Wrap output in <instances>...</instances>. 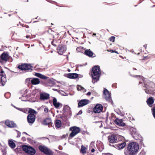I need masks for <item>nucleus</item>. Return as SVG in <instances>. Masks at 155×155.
<instances>
[{
    "label": "nucleus",
    "instance_id": "64",
    "mask_svg": "<svg viewBox=\"0 0 155 155\" xmlns=\"http://www.w3.org/2000/svg\"><path fill=\"white\" fill-rule=\"evenodd\" d=\"M69 113H70V114H71V111H69Z\"/></svg>",
    "mask_w": 155,
    "mask_h": 155
},
{
    "label": "nucleus",
    "instance_id": "18",
    "mask_svg": "<svg viewBox=\"0 0 155 155\" xmlns=\"http://www.w3.org/2000/svg\"><path fill=\"white\" fill-rule=\"evenodd\" d=\"M42 124L44 125H48L49 127H52L51 120L50 118H47L44 120L42 122Z\"/></svg>",
    "mask_w": 155,
    "mask_h": 155
},
{
    "label": "nucleus",
    "instance_id": "14",
    "mask_svg": "<svg viewBox=\"0 0 155 155\" xmlns=\"http://www.w3.org/2000/svg\"><path fill=\"white\" fill-rule=\"evenodd\" d=\"M104 94L105 96V98L107 101L110 102L111 99L110 97V93L106 89H105L104 91Z\"/></svg>",
    "mask_w": 155,
    "mask_h": 155
},
{
    "label": "nucleus",
    "instance_id": "57",
    "mask_svg": "<svg viewBox=\"0 0 155 155\" xmlns=\"http://www.w3.org/2000/svg\"><path fill=\"white\" fill-rule=\"evenodd\" d=\"M25 26L27 28H29L28 26V25H25Z\"/></svg>",
    "mask_w": 155,
    "mask_h": 155
},
{
    "label": "nucleus",
    "instance_id": "59",
    "mask_svg": "<svg viewBox=\"0 0 155 155\" xmlns=\"http://www.w3.org/2000/svg\"><path fill=\"white\" fill-rule=\"evenodd\" d=\"M18 148H17L16 149H15V150L16 151H18Z\"/></svg>",
    "mask_w": 155,
    "mask_h": 155
},
{
    "label": "nucleus",
    "instance_id": "3",
    "mask_svg": "<svg viewBox=\"0 0 155 155\" xmlns=\"http://www.w3.org/2000/svg\"><path fill=\"white\" fill-rule=\"evenodd\" d=\"M34 75L41 79L44 80H47V81L46 83V85L47 86L52 87L54 84V82L53 80L50 79H48L49 78L48 77H46L44 75L38 73H35Z\"/></svg>",
    "mask_w": 155,
    "mask_h": 155
},
{
    "label": "nucleus",
    "instance_id": "42",
    "mask_svg": "<svg viewBox=\"0 0 155 155\" xmlns=\"http://www.w3.org/2000/svg\"><path fill=\"white\" fill-rule=\"evenodd\" d=\"M107 51L108 52H110L111 53H118L117 52V51H113L112 50L110 49V50H107Z\"/></svg>",
    "mask_w": 155,
    "mask_h": 155
},
{
    "label": "nucleus",
    "instance_id": "60",
    "mask_svg": "<svg viewBox=\"0 0 155 155\" xmlns=\"http://www.w3.org/2000/svg\"><path fill=\"white\" fill-rule=\"evenodd\" d=\"M26 37L27 38H28L29 37V35H27L26 36Z\"/></svg>",
    "mask_w": 155,
    "mask_h": 155
},
{
    "label": "nucleus",
    "instance_id": "31",
    "mask_svg": "<svg viewBox=\"0 0 155 155\" xmlns=\"http://www.w3.org/2000/svg\"><path fill=\"white\" fill-rule=\"evenodd\" d=\"M55 127L58 128H59L61 126V122L60 120H56L54 122Z\"/></svg>",
    "mask_w": 155,
    "mask_h": 155
},
{
    "label": "nucleus",
    "instance_id": "55",
    "mask_svg": "<svg viewBox=\"0 0 155 155\" xmlns=\"http://www.w3.org/2000/svg\"><path fill=\"white\" fill-rule=\"evenodd\" d=\"M82 112V111H81V110H80L79 111V112H78V114H81Z\"/></svg>",
    "mask_w": 155,
    "mask_h": 155
},
{
    "label": "nucleus",
    "instance_id": "46",
    "mask_svg": "<svg viewBox=\"0 0 155 155\" xmlns=\"http://www.w3.org/2000/svg\"><path fill=\"white\" fill-rule=\"evenodd\" d=\"M115 115L113 114V113H112L111 114V119H113V118H115Z\"/></svg>",
    "mask_w": 155,
    "mask_h": 155
},
{
    "label": "nucleus",
    "instance_id": "48",
    "mask_svg": "<svg viewBox=\"0 0 155 155\" xmlns=\"http://www.w3.org/2000/svg\"><path fill=\"white\" fill-rule=\"evenodd\" d=\"M14 107L16 108V109H17V110H20V111H22V110H23V108H18V107H16L15 106H14Z\"/></svg>",
    "mask_w": 155,
    "mask_h": 155
},
{
    "label": "nucleus",
    "instance_id": "47",
    "mask_svg": "<svg viewBox=\"0 0 155 155\" xmlns=\"http://www.w3.org/2000/svg\"><path fill=\"white\" fill-rule=\"evenodd\" d=\"M68 136V134H64L62 135V138H66Z\"/></svg>",
    "mask_w": 155,
    "mask_h": 155
},
{
    "label": "nucleus",
    "instance_id": "63",
    "mask_svg": "<svg viewBox=\"0 0 155 155\" xmlns=\"http://www.w3.org/2000/svg\"><path fill=\"white\" fill-rule=\"evenodd\" d=\"M25 31H28V29H27H27H25Z\"/></svg>",
    "mask_w": 155,
    "mask_h": 155
},
{
    "label": "nucleus",
    "instance_id": "41",
    "mask_svg": "<svg viewBox=\"0 0 155 155\" xmlns=\"http://www.w3.org/2000/svg\"><path fill=\"white\" fill-rule=\"evenodd\" d=\"M25 83L27 84L28 86H29V78H27L25 80Z\"/></svg>",
    "mask_w": 155,
    "mask_h": 155
},
{
    "label": "nucleus",
    "instance_id": "44",
    "mask_svg": "<svg viewBox=\"0 0 155 155\" xmlns=\"http://www.w3.org/2000/svg\"><path fill=\"white\" fill-rule=\"evenodd\" d=\"M36 143V142L35 141L30 139V143L33 144L34 143Z\"/></svg>",
    "mask_w": 155,
    "mask_h": 155
},
{
    "label": "nucleus",
    "instance_id": "27",
    "mask_svg": "<svg viewBox=\"0 0 155 155\" xmlns=\"http://www.w3.org/2000/svg\"><path fill=\"white\" fill-rule=\"evenodd\" d=\"M9 146L12 149L16 147V144L12 139H9L8 141Z\"/></svg>",
    "mask_w": 155,
    "mask_h": 155
},
{
    "label": "nucleus",
    "instance_id": "19",
    "mask_svg": "<svg viewBox=\"0 0 155 155\" xmlns=\"http://www.w3.org/2000/svg\"><path fill=\"white\" fill-rule=\"evenodd\" d=\"M49 94L45 93L40 94V99L41 100H47L49 98Z\"/></svg>",
    "mask_w": 155,
    "mask_h": 155
},
{
    "label": "nucleus",
    "instance_id": "45",
    "mask_svg": "<svg viewBox=\"0 0 155 155\" xmlns=\"http://www.w3.org/2000/svg\"><path fill=\"white\" fill-rule=\"evenodd\" d=\"M102 155H113L111 153H102Z\"/></svg>",
    "mask_w": 155,
    "mask_h": 155
},
{
    "label": "nucleus",
    "instance_id": "26",
    "mask_svg": "<svg viewBox=\"0 0 155 155\" xmlns=\"http://www.w3.org/2000/svg\"><path fill=\"white\" fill-rule=\"evenodd\" d=\"M20 147L25 153L29 154V146L22 145Z\"/></svg>",
    "mask_w": 155,
    "mask_h": 155
},
{
    "label": "nucleus",
    "instance_id": "8",
    "mask_svg": "<svg viewBox=\"0 0 155 155\" xmlns=\"http://www.w3.org/2000/svg\"><path fill=\"white\" fill-rule=\"evenodd\" d=\"M38 112L30 108V123H33L36 119L35 115Z\"/></svg>",
    "mask_w": 155,
    "mask_h": 155
},
{
    "label": "nucleus",
    "instance_id": "1",
    "mask_svg": "<svg viewBox=\"0 0 155 155\" xmlns=\"http://www.w3.org/2000/svg\"><path fill=\"white\" fill-rule=\"evenodd\" d=\"M91 73L92 78V82L94 84L99 80L101 75V70L99 66L96 65L94 66Z\"/></svg>",
    "mask_w": 155,
    "mask_h": 155
},
{
    "label": "nucleus",
    "instance_id": "21",
    "mask_svg": "<svg viewBox=\"0 0 155 155\" xmlns=\"http://www.w3.org/2000/svg\"><path fill=\"white\" fill-rule=\"evenodd\" d=\"M116 147L117 149H123L126 146V143L125 141L119 142L118 143L116 144Z\"/></svg>",
    "mask_w": 155,
    "mask_h": 155
},
{
    "label": "nucleus",
    "instance_id": "39",
    "mask_svg": "<svg viewBox=\"0 0 155 155\" xmlns=\"http://www.w3.org/2000/svg\"><path fill=\"white\" fill-rule=\"evenodd\" d=\"M109 39L110 41L114 42L115 40V37L112 36Z\"/></svg>",
    "mask_w": 155,
    "mask_h": 155
},
{
    "label": "nucleus",
    "instance_id": "50",
    "mask_svg": "<svg viewBox=\"0 0 155 155\" xmlns=\"http://www.w3.org/2000/svg\"><path fill=\"white\" fill-rule=\"evenodd\" d=\"M29 66H30V70H31V71H32V69H31V68H33V66H32V64H30Z\"/></svg>",
    "mask_w": 155,
    "mask_h": 155
},
{
    "label": "nucleus",
    "instance_id": "34",
    "mask_svg": "<svg viewBox=\"0 0 155 155\" xmlns=\"http://www.w3.org/2000/svg\"><path fill=\"white\" fill-rule=\"evenodd\" d=\"M97 147L99 151H102L104 149V146L102 143H100L97 145Z\"/></svg>",
    "mask_w": 155,
    "mask_h": 155
},
{
    "label": "nucleus",
    "instance_id": "40",
    "mask_svg": "<svg viewBox=\"0 0 155 155\" xmlns=\"http://www.w3.org/2000/svg\"><path fill=\"white\" fill-rule=\"evenodd\" d=\"M83 48L82 47H77L76 48V50L79 51L81 52V51L82 50Z\"/></svg>",
    "mask_w": 155,
    "mask_h": 155
},
{
    "label": "nucleus",
    "instance_id": "29",
    "mask_svg": "<svg viewBox=\"0 0 155 155\" xmlns=\"http://www.w3.org/2000/svg\"><path fill=\"white\" fill-rule=\"evenodd\" d=\"M147 104L150 107H152V104L154 103V99L152 97H150L147 100Z\"/></svg>",
    "mask_w": 155,
    "mask_h": 155
},
{
    "label": "nucleus",
    "instance_id": "54",
    "mask_svg": "<svg viewBox=\"0 0 155 155\" xmlns=\"http://www.w3.org/2000/svg\"><path fill=\"white\" fill-rule=\"evenodd\" d=\"M22 140H23V141H25V140H26L25 137H23L22 138Z\"/></svg>",
    "mask_w": 155,
    "mask_h": 155
},
{
    "label": "nucleus",
    "instance_id": "6",
    "mask_svg": "<svg viewBox=\"0 0 155 155\" xmlns=\"http://www.w3.org/2000/svg\"><path fill=\"white\" fill-rule=\"evenodd\" d=\"M39 150L47 155H53V152L45 145H40L38 147Z\"/></svg>",
    "mask_w": 155,
    "mask_h": 155
},
{
    "label": "nucleus",
    "instance_id": "56",
    "mask_svg": "<svg viewBox=\"0 0 155 155\" xmlns=\"http://www.w3.org/2000/svg\"><path fill=\"white\" fill-rule=\"evenodd\" d=\"M143 47H144L145 48H146L147 47V45H145L143 46Z\"/></svg>",
    "mask_w": 155,
    "mask_h": 155
},
{
    "label": "nucleus",
    "instance_id": "28",
    "mask_svg": "<svg viewBox=\"0 0 155 155\" xmlns=\"http://www.w3.org/2000/svg\"><path fill=\"white\" fill-rule=\"evenodd\" d=\"M78 77V74L75 73H69L67 74V77L69 78L75 79L77 78Z\"/></svg>",
    "mask_w": 155,
    "mask_h": 155
},
{
    "label": "nucleus",
    "instance_id": "30",
    "mask_svg": "<svg viewBox=\"0 0 155 155\" xmlns=\"http://www.w3.org/2000/svg\"><path fill=\"white\" fill-rule=\"evenodd\" d=\"M31 83L33 85H36L39 84L40 81L39 79L36 78H33L31 81Z\"/></svg>",
    "mask_w": 155,
    "mask_h": 155
},
{
    "label": "nucleus",
    "instance_id": "61",
    "mask_svg": "<svg viewBox=\"0 0 155 155\" xmlns=\"http://www.w3.org/2000/svg\"><path fill=\"white\" fill-rule=\"evenodd\" d=\"M133 69L134 70H137V69L136 68H133Z\"/></svg>",
    "mask_w": 155,
    "mask_h": 155
},
{
    "label": "nucleus",
    "instance_id": "36",
    "mask_svg": "<svg viewBox=\"0 0 155 155\" xmlns=\"http://www.w3.org/2000/svg\"><path fill=\"white\" fill-rule=\"evenodd\" d=\"M35 152V150L34 148L30 146V155H34Z\"/></svg>",
    "mask_w": 155,
    "mask_h": 155
},
{
    "label": "nucleus",
    "instance_id": "4",
    "mask_svg": "<svg viewBox=\"0 0 155 155\" xmlns=\"http://www.w3.org/2000/svg\"><path fill=\"white\" fill-rule=\"evenodd\" d=\"M144 89L146 93L151 94L155 90V84L152 82L147 83L145 85Z\"/></svg>",
    "mask_w": 155,
    "mask_h": 155
},
{
    "label": "nucleus",
    "instance_id": "2",
    "mask_svg": "<svg viewBox=\"0 0 155 155\" xmlns=\"http://www.w3.org/2000/svg\"><path fill=\"white\" fill-rule=\"evenodd\" d=\"M128 151L125 152V155H134L137 153L139 149L138 144L135 142L130 143L127 146Z\"/></svg>",
    "mask_w": 155,
    "mask_h": 155
},
{
    "label": "nucleus",
    "instance_id": "25",
    "mask_svg": "<svg viewBox=\"0 0 155 155\" xmlns=\"http://www.w3.org/2000/svg\"><path fill=\"white\" fill-rule=\"evenodd\" d=\"M61 41L60 39H57L56 38L54 39L51 42L52 45L55 47H56L59 45V44L61 43Z\"/></svg>",
    "mask_w": 155,
    "mask_h": 155
},
{
    "label": "nucleus",
    "instance_id": "35",
    "mask_svg": "<svg viewBox=\"0 0 155 155\" xmlns=\"http://www.w3.org/2000/svg\"><path fill=\"white\" fill-rule=\"evenodd\" d=\"M87 148L84 146L82 145L81 147V149L80 150V152L83 154L86 153Z\"/></svg>",
    "mask_w": 155,
    "mask_h": 155
},
{
    "label": "nucleus",
    "instance_id": "53",
    "mask_svg": "<svg viewBox=\"0 0 155 155\" xmlns=\"http://www.w3.org/2000/svg\"><path fill=\"white\" fill-rule=\"evenodd\" d=\"M95 151V149L93 148L91 150V152H92V153H93Z\"/></svg>",
    "mask_w": 155,
    "mask_h": 155
},
{
    "label": "nucleus",
    "instance_id": "16",
    "mask_svg": "<svg viewBox=\"0 0 155 155\" xmlns=\"http://www.w3.org/2000/svg\"><path fill=\"white\" fill-rule=\"evenodd\" d=\"M103 109V107L101 104H97L94 108L93 111L95 113H98L101 112Z\"/></svg>",
    "mask_w": 155,
    "mask_h": 155
},
{
    "label": "nucleus",
    "instance_id": "33",
    "mask_svg": "<svg viewBox=\"0 0 155 155\" xmlns=\"http://www.w3.org/2000/svg\"><path fill=\"white\" fill-rule=\"evenodd\" d=\"M22 112L26 114H28L27 117V120L29 123V108H23Z\"/></svg>",
    "mask_w": 155,
    "mask_h": 155
},
{
    "label": "nucleus",
    "instance_id": "5",
    "mask_svg": "<svg viewBox=\"0 0 155 155\" xmlns=\"http://www.w3.org/2000/svg\"><path fill=\"white\" fill-rule=\"evenodd\" d=\"M71 131L68 137L69 140L71 139L73 137L80 131V129L79 127L76 126H73L71 127L69 129Z\"/></svg>",
    "mask_w": 155,
    "mask_h": 155
},
{
    "label": "nucleus",
    "instance_id": "24",
    "mask_svg": "<svg viewBox=\"0 0 155 155\" xmlns=\"http://www.w3.org/2000/svg\"><path fill=\"white\" fill-rule=\"evenodd\" d=\"M114 123L119 126L124 127L125 126V124L123 122V120L121 119L116 118L114 120Z\"/></svg>",
    "mask_w": 155,
    "mask_h": 155
},
{
    "label": "nucleus",
    "instance_id": "58",
    "mask_svg": "<svg viewBox=\"0 0 155 155\" xmlns=\"http://www.w3.org/2000/svg\"><path fill=\"white\" fill-rule=\"evenodd\" d=\"M22 134H27V135H28V134H27V133H26V132H23L22 133Z\"/></svg>",
    "mask_w": 155,
    "mask_h": 155
},
{
    "label": "nucleus",
    "instance_id": "51",
    "mask_svg": "<svg viewBox=\"0 0 155 155\" xmlns=\"http://www.w3.org/2000/svg\"><path fill=\"white\" fill-rule=\"evenodd\" d=\"M134 77H139L140 78H142V76H140V75H138V76H137V75H135V76H134Z\"/></svg>",
    "mask_w": 155,
    "mask_h": 155
},
{
    "label": "nucleus",
    "instance_id": "10",
    "mask_svg": "<svg viewBox=\"0 0 155 155\" xmlns=\"http://www.w3.org/2000/svg\"><path fill=\"white\" fill-rule=\"evenodd\" d=\"M0 76H1L0 81V86H4L7 81V79L5 74L2 70L0 71Z\"/></svg>",
    "mask_w": 155,
    "mask_h": 155
},
{
    "label": "nucleus",
    "instance_id": "13",
    "mask_svg": "<svg viewBox=\"0 0 155 155\" xmlns=\"http://www.w3.org/2000/svg\"><path fill=\"white\" fill-rule=\"evenodd\" d=\"M108 140L110 143H114L117 141V138L116 135L112 134L110 135L108 137Z\"/></svg>",
    "mask_w": 155,
    "mask_h": 155
},
{
    "label": "nucleus",
    "instance_id": "11",
    "mask_svg": "<svg viewBox=\"0 0 155 155\" xmlns=\"http://www.w3.org/2000/svg\"><path fill=\"white\" fill-rule=\"evenodd\" d=\"M9 56L7 52L5 51L0 56V62L2 63V61L5 62L8 61Z\"/></svg>",
    "mask_w": 155,
    "mask_h": 155
},
{
    "label": "nucleus",
    "instance_id": "15",
    "mask_svg": "<svg viewBox=\"0 0 155 155\" xmlns=\"http://www.w3.org/2000/svg\"><path fill=\"white\" fill-rule=\"evenodd\" d=\"M90 103L89 100L87 99H82L79 101L78 104V107H80L86 105Z\"/></svg>",
    "mask_w": 155,
    "mask_h": 155
},
{
    "label": "nucleus",
    "instance_id": "20",
    "mask_svg": "<svg viewBox=\"0 0 155 155\" xmlns=\"http://www.w3.org/2000/svg\"><path fill=\"white\" fill-rule=\"evenodd\" d=\"M84 54L89 57H94L96 55L90 49L85 50L84 52Z\"/></svg>",
    "mask_w": 155,
    "mask_h": 155
},
{
    "label": "nucleus",
    "instance_id": "9",
    "mask_svg": "<svg viewBox=\"0 0 155 155\" xmlns=\"http://www.w3.org/2000/svg\"><path fill=\"white\" fill-rule=\"evenodd\" d=\"M47 38L48 39L51 40L54 38V35H59V34L53 30L51 28H49L47 31Z\"/></svg>",
    "mask_w": 155,
    "mask_h": 155
},
{
    "label": "nucleus",
    "instance_id": "12",
    "mask_svg": "<svg viewBox=\"0 0 155 155\" xmlns=\"http://www.w3.org/2000/svg\"><path fill=\"white\" fill-rule=\"evenodd\" d=\"M18 68L21 70L26 72L27 71L29 70V64L22 63L21 65H19L18 67Z\"/></svg>",
    "mask_w": 155,
    "mask_h": 155
},
{
    "label": "nucleus",
    "instance_id": "62",
    "mask_svg": "<svg viewBox=\"0 0 155 155\" xmlns=\"http://www.w3.org/2000/svg\"><path fill=\"white\" fill-rule=\"evenodd\" d=\"M155 7V5H153L152 6V7Z\"/></svg>",
    "mask_w": 155,
    "mask_h": 155
},
{
    "label": "nucleus",
    "instance_id": "32",
    "mask_svg": "<svg viewBox=\"0 0 155 155\" xmlns=\"http://www.w3.org/2000/svg\"><path fill=\"white\" fill-rule=\"evenodd\" d=\"M132 135L134 139L136 140L140 139V138H141L140 135L136 132H134V133H132Z\"/></svg>",
    "mask_w": 155,
    "mask_h": 155
},
{
    "label": "nucleus",
    "instance_id": "38",
    "mask_svg": "<svg viewBox=\"0 0 155 155\" xmlns=\"http://www.w3.org/2000/svg\"><path fill=\"white\" fill-rule=\"evenodd\" d=\"M77 89L78 91L83 90L84 89V88L81 85H78L77 86Z\"/></svg>",
    "mask_w": 155,
    "mask_h": 155
},
{
    "label": "nucleus",
    "instance_id": "23",
    "mask_svg": "<svg viewBox=\"0 0 155 155\" xmlns=\"http://www.w3.org/2000/svg\"><path fill=\"white\" fill-rule=\"evenodd\" d=\"M5 123L6 126L10 127H13L16 126V124L13 121L8 120H6Z\"/></svg>",
    "mask_w": 155,
    "mask_h": 155
},
{
    "label": "nucleus",
    "instance_id": "7",
    "mask_svg": "<svg viewBox=\"0 0 155 155\" xmlns=\"http://www.w3.org/2000/svg\"><path fill=\"white\" fill-rule=\"evenodd\" d=\"M57 53L59 54L62 55L67 50V46L64 44H59L57 48Z\"/></svg>",
    "mask_w": 155,
    "mask_h": 155
},
{
    "label": "nucleus",
    "instance_id": "43",
    "mask_svg": "<svg viewBox=\"0 0 155 155\" xmlns=\"http://www.w3.org/2000/svg\"><path fill=\"white\" fill-rule=\"evenodd\" d=\"M44 112L45 113H47L48 111V107H46L44 108Z\"/></svg>",
    "mask_w": 155,
    "mask_h": 155
},
{
    "label": "nucleus",
    "instance_id": "37",
    "mask_svg": "<svg viewBox=\"0 0 155 155\" xmlns=\"http://www.w3.org/2000/svg\"><path fill=\"white\" fill-rule=\"evenodd\" d=\"M152 55L150 54H149L147 56H143V60H147L151 58Z\"/></svg>",
    "mask_w": 155,
    "mask_h": 155
},
{
    "label": "nucleus",
    "instance_id": "49",
    "mask_svg": "<svg viewBox=\"0 0 155 155\" xmlns=\"http://www.w3.org/2000/svg\"><path fill=\"white\" fill-rule=\"evenodd\" d=\"M21 136V133L19 132H18V134L17 137H19Z\"/></svg>",
    "mask_w": 155,
    "mask_h": 155
},
{
    "label": "nucleus",
    "instance_id": "22",
    "mask_svg": "<svg viewBox=\"0 0 155 155\" xmlns=\"http://www.w3.org/2000/svg\"><path fill=\"white\" fill-rule=\"evenodd\" d=\"M53 104L56 108H58L60 106L62 107V104L59 102H57V99L54 97L53 100Z\"/></svg>",
    "mask_w": 155,
    "mask_h": 155
},
{
    "label": "nucleus",
    "instance_id": "52",
    "mask_svg": "<svg viewBox=\"0 0 155 155\" xmlns=\"http://www.w3.org/2000/svg\"><path fill=\"white\" fill-rule=\"evenodd\" d=\"M87 95H90L91 94V92H88L87 93Z\"/></svg>",
    "mask_w": 155,
    "mask_h": 155
},
{
    "label": "nucleus",
    "instance_id": "17",
    "mask_svg": "<svg viewBox=\"0 0 155 155\" xmlns=\"http://www.w3.org/2000/svg\"><path fill=\"white\" fill-rule=\"evenodd\" d=\"M28 90L26 89L24 92V94L22 95V97H20L19 98L21 99L22 101H29V96L28 94H27L28 92Z\"/></svg>",
    "mask_w": 155,
    "mask_h": 155
}]
</instances>
